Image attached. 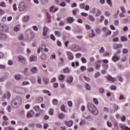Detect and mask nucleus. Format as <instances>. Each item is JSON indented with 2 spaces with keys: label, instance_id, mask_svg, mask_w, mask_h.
I'll use <instances>...</instances> for the list:
<instances>
[{
  "label": "nucleus",
  "instance_id": "1",
  "mask_svg": "<svg viewBox=\"0 0 130 130\" xmlns=\"http://www.w3.org/2000/svg\"><path fill=\"white\" fill-rule=\"evenodd\" d=\"M87 108L89 111L94 114V115H97L99 113L98 109L96 108V106L91 103H88L87 104Z\"/></svg>",
  "mask_w": 130,
  "mask_h": 130
},
{
  "label": "nucleus",
  "instance_id": "2",
  "mask_svg": "<svg viewBox=\"0 0 130 130\" xmlns=\"http://www.w3.org/2000/svg\"><path fill=\"white\" fill-rule=\"evenodd\" d=\"M21 103H22V99L19 98L13 100L12 102V105L14 108H17V107H19L21 105Z\"/></svg>",
  "mask_w": 130,
  "mask_h": 130
},
{
  "label": "nucleus",
  "instance_id": "3",
  "mask_svg": "<svg viewBox=\"0 0 130 130\" xmlns=\"http://www.w3.org/2000/svg\"><path fill=\"white\" fill-rule=\"evenodd\" d=\"M0 31H2L4 33H8L9 26L4 23H0Z\"/></svg>",
  "mask_w": 130,
  "mask_h": 130
},
{
  "label": "nucleus",
  "instance_id": "4",
  "mask_svg": "<svg viewBox=\"0 0 130 130\" xmlns=\"http://www.w3.org/2000/svg\"><path fill=\"white\" fill-rule=\"evenodd\" d=\"M18 10L19 12H23L27 10V6L24 2H21L19 5Z\"/></svg>",
  "mask_w": 130,
  "mask_h": 130
},
{
  "label": "nucleus",
  "instance_id": "5",
  "mask_svg": "<svg viewBox=\"0 0 130 130\" xmlns=\"http://www.w3.org/2000/svg\"><path fill=\"white\" fill-rule=\"evenodd\" d=\"M44 50V52H48V48L46 47V45L42 44L41 47H39L37 50V53H40V51Z\"/></svg>",
  "mask_w": 130,
  "mask_h": 130
},
{
  "label": "nucleus",
  "instance_id": "6",
  "mask_svg": "<svg viewBox=\"0 0 130 130\" xmlns=\"http://www.w3.org/2000/svg\"><path fill=\"white\" fill-rule=\"evenodd\" d=\"M18 58V61L22 63V64H26L27 63V59H26V57L22 55H19Z\"/></svg>",
  "mask_w": 130,
  "mask_h": 130
},
{
  "label": "nucleus",
  "instance_id": "7",
  "mask_svg": "<svg viewBox=\"0 0 130 130\" xmlns=\"http://www.w3.org/2000/svg\"><path fill=\"white\" fill-rule=\"evenodd\" d=\"M82 117H84L85 119H86V120H88V121H93V120H94L93 117L87 114H84L82 115Z\"/></svg>",
  "mask_w": 130,
  "mask_h": 130
},
{
  "label": "nucleus",
  "instance_id": "8",
  "mask_svg": "<svg viewBox=\"0 0 130 130\" xmlns=\"http://www.w3.org/2000/svg\"><path fill=\"white\" fill-rule=\"evenodd\" d=\"M119 126L121 130H130V128L125 124L120 123Z\"/></svg>",
  "mask_w": 130,
  "mask_h": 130
},
{
  "label": "nucleus",
  "instance_id": "9",
  "mask_svg": "<svg viewBox=\"0 0 130 130\" xmlns=\"http://www.w3.org/2000/svg\"><path fill=\"white\" fill-rule=\"evenodd\" d=\"M34 110L36 112H40V113H43V112H44V110H41L39 106H35L34 107Z\"/></svg>",
  "mask_w": 130,
  "mask_h": 130
},
{
  "label": "nucleus",
  "instance_id": "10",
  "mask_svg": "<svg viewBox=\"0 0 130 130\" xmlns=\"http://www.w3.org/2000/svg\"><path fill=\"white\" fill-rule=\"evenodd\" d=\"M7 38H8V36H7V35L0 32V40H7Z\"/></svg>",
  "mask_w": 130,
  "mask_h": 130
},
{
  "label": "nucleus",
  "instance_id": "11",
  "mask_svg": "<svg viewBox=\"0 0 130 130\" xmlns=\"http://www.w3.org/2000/svg\"><path fill=\"white\" fill-rule=\"evenodd\" d=\"M120 59V58L119 57L116 56V53H114V56L112 57V60L113 61H114V62H116V61H118Z\"/></svg>",
  "mask_w": 130,
  "mask_h": 130
},
{
  "label": "nucleus",
  "instance_id": "12",
  "mask_svg": "<svg viewBox=\"0 0 130 130\" xmlns=\"http://www.w3.org/2000/svg\"><path fill=\"white\" fill-rule=\"evenodd\" d=\"M123 45L121 44H115L114 43L113 44V47H114V49H116L117 50L118 48H122Z\"/></svg>",
  "mask_w": 130,
  "mask_h": 130
},
{
  "label": "nucleus",
  "instance_id": "13",
  "mask_svg": "<svg viewBox=\"0 0 130 130\" xmlns=\"http://www.w3.org/2000/svg\"><path fill=\"white\" fill-rule=\"evenodd\" d=\"M10 97H11V93L9 91H7L6 93L4 94L3 95V99H10Z\"/></svg>",
  "mask_w": 130,
  "mask_h": 130
},
{
  "label": "nucleus",
  "instance_id": "14",
  "mask_svg": "<svg viewBox=\"0 0 130 130\" xmlns=\"http://www.w3.org/2000/svg\"><path fill=\"white\" fill-rule=\"evenodd\" d=\"M67 20L69 24H73L75 22V19L72 17H67Z\"/></svg>",
  "mask_w": 130,
  "mask_h": 130
},
{
  "label": "nucleus",
  "instance_id": "15",
  "mask_svg": "<svg viewBox=\"0 0 130 130\" xmlns=\"http://www.w3.org/2000/svg\"><path fill=\"white\" fill-rule=\"evenodd\" d=\"M29 61H37V56L31 55L29 58Z\"/></svg>",
  "mask_w": 130,
  "mask_h": 130
},
{
  "label": "nucleus",
  "instance_id": "16",
  "mask_svg": "<svg viewBox=\"0 0 130 130\" xmlns=\"http://www.w3.org/2000/svg\"><path fill=\"white\" fill-rule=\"evenodd\" d=\"M49 28L47 26H44L43 27V36H46L47 35V32H48Z\"/></svg>",
  "mask_w": 130,
  "mask_h": 130
},
{
  "label": "nucleus",
  "instance_id": "17",
  "mask_svg": "<svg viewBox=\"0 0 130 130\" xmlns=\"http://www.w3.org/2000/svg\"><path fill=\"white\" fill-rule=\"evenodd\" d=\"M93 11L94 12L96 11V12L95 13V15L96 16V17H99V16L101 15V11L99 9H97L94 8L93 9Z\"/></svg>",
  "mask_w": 130,
  "mask_h": 130
},
{
  "label": "nucleus",
  "instance_id": "18",
  "mask_svg": "<svg viewBox=\"0 0 130 130\" xmlns=\"http://www.w3.org/2000/svg\"><path fill=\"white\" fill-rule=\"evenodd\" d=\"M58 10V9L57 8H54V6H52L50 8V12L51 13H55L56 12H57V11Z\"/></svg>",
  "mask_w": 130,
  "mask_h": 130
},
{
  "label": "nucleus",
  "instance_id": "19",
  "mask_svg": "<svg viewBox=\"0 0 130 130\" xmlns=\"http://www.w3.org/2000/svg\"><path fill=\"white\" fill-rule=\"evenodd\" d=\"M65 123L67 126L71 127V126H72L73 124H74V122L72 120L69 121H65Z\"/></svg>",
  "mask_w": 130,
  "mask_h": 130
},
{
  "label": "nucleus",
  "instance_id": "20",
  "mask_svg": "<svg viewBox=\"0 0 130 130\" xmlns=\"http://www.w3.org/2000/svg\"><path fill=\"white\" fill-rule=\"evenodd\" d=\"M67 55L68 56V58L70 60H72V59H74V56L73 55V53L71 52H68Z\"/></svg>",
  "mask_w": 130,
  "mask_h": 130
},
{
  "label": "nucleus",
  "instance_id": "21",
  "mask_svg": "<svg viewBox=\"0 0 130 130\" xmlns=\"http://www.w3.org/2000/svg\"><path fill=\"white\" fill-rule=\"evenodd\" d=\"M107 80L109 81H112V82H115V81H116V79L114 77H111V76L109 75L107 77Z\"/></svg>",
  "mask_w": 130,
  "mask_h": 130
},
{
  "label": "nucleus",
  "instance_id": "22",
  "mask_svg": "<svg viewBox=\"0 0 130 130\" xmlns=\"http://www.w3.org/2000/svg\"><path fill=\"white\" fill-rule=\"evenodd\" d=\"M73 81H74V78L73 77V76H69L67 79V82L69 84H72Z\"/></svg>",
  "mask_w": 130,
  "mask_h": 130
},
{
  "label": "nucleus",
  "instance_id": "23",
  "mask_svg": "<svg viewBox=\"0 0 130 130\" xmlns=\"http://www.w3.org/2000/svg\"><path fill=\"white\" fill-rule=\"evenodd\" d=\"M7 79H8V77L6 75L1 77L0 78V82L3 83V82H5V81H6V80H7Z\"/></svg>",
  "mask_w": 130,
  "mask_h": 130
},
{
  "label": "nucleus",
  "instance_id": "24",
  "mask_svg": "<svg viewBox=\"0 0 130 130\" xmlns=\"http://www.w3.org/2000/svg\"><path fill=\"white\" fill-rule=\"evenodd\" d=\"M34 113V112L33 111H30L29 112H28L26 115L27 117L28 118H31V117H32V113Z\"/></svg>",
  "mask_w": 130,
  "mask_h": 130
},
{
  "label": "nucleus",
  "instance_id": "25",
  "mask_svg": "<svg viewBox=\"0 0 130 130\" xmlns=\"http://www.w3.org/2000/svg\"><path fill=\"white\" fill-rule=\"evenodd\" d=\"M58 80L61 82H63L64 81V76L60 75L58 77Z\"/></svg>",
  "mask_w": 130,
  "mask_h": 130
},
{
  "label": "nucleus",
  "instance_id": "26",
  "mask_svg": "<svg viewBox=\"0 0 130 130\" xmlns=\"http://www.w3.org/2000/svg\"><path fill=\"white\" fill-rule=\"evenodd\" d=\"M79 10L78 9H75V10H73L72 11V14L76 16L78 13H79Z\"/></svg>",
  "mask_w": 130,
  "mask_h": 130
},
{
  "label": "nucleus",
  "instance_id": "27",
  "mask_svg": "<svg viewBox=\"0 0 130 130\" xmlns=\"http://www.w3.org/2000/svg\"><path fill=\"white\" fill-rule=\"evenodd\" d=\"M29 16H25L23 17L22 20L23 21V22H28L29 21Z\"/></svg>",
  "mask_w": 130,
  "mask_h": 130
},
{
  "label": "nucleus",
  "instance_id": "28",
  "mask_svg": "<svg viewBox=\"0 0 130 130\" xmlns=\"http://www.w3.org/2000/svg\"><path fill=\"white\" fill-rule=\"evenodd\" d=\"M88 36L90 38H93V37H95V32H94V30H91V33L89 34Z\"/></svg>",
  "mask_w": 130,
  "mask_h": 130
},
{
  "label": "nucleus",
  "instance_id": "29",
  "mask_svg": "<svg viewBox=\"0 0 130 130\" xmlns=\"http://www.w3.org/2000/svg\"><path fill=\"white\" fill-rule=\"evenodd\" d=\"M88 19L89 21H91V22H95V18L92 15H89Z\"/></svg>",
  "mask_w": 130,
  "mask_h": 130
},
{
  "label": "nucleus",
  "instance_id": "30",
  "mask_svg": "<svg viewBox=\"0 0 130 130\" xmlns=\"http://www.w3.org/2000/svg\"><path fill=\"white\" fill-rule=\"evenodd\" d=\"M30 71L32 74H36V73H37V68L34 67L30 70Z\"/></svg>",
  "mask_w": 130,
  "mask_h": 130
},
{
  "label": "nucleus",
  "instance_id": "31",
  "mask_svg": "<svg viewBox=\"0 0 130 130\" xmlns=\"http://www.w3.org/2000/svg\"><path fill=\"white\" fill-rule=\"evenodd\" d=\"M54 34H55V36H56L57 37H60V36L61 35V34L59 31H54Z\"/></svg>",
  "mask_w": 130,
  "mask_h": 130
},
{
  "label": "nucleus",
  "instance_id": "32",
  "mask_svg": "<svg viewBox=\"0 0 130 130\" xmlns=\"http://www.w3.org/2000/svg\"><path fill=\"white\" fill-rule=\"evenodd\" d=\"M21 78H22V75H20V74H17L15 76V80H20Z\"/></svg>",
  "mask_w": 130,
  "mask_h": 130
},
{
  "label": "nucleus",
  "instance_id": "33",
  "mask_svg": "<svg viewBox=\"0 0 130 130\" xmlns=\"http://www.w3.org/2000/svg\"><path fill=\"white\" fill-rule=\"evenodd\" d=\"M120 40L122 42H125L127 40V38L125 37V36H121L120 37Z\"/></svg>",
  "mask_w": 130,
  "mask_h": 130
},
{
  "label": "nucleus",
  "instance_id": "34",
  "mask_svg": "<svg viewBox=\"0 0 130 130\" xmlns=\"http://www.w3.org/2000/svg\"><path fill=\"white\" fill-rule=\"evenodd\" d=\"M53 113H54V110H53V109H50L49 110V115H53Z\"/></svg>",
  "mask_w": 130,
  "mask_h": 130
},
{
  "label": "nucleus",
  "instance_id": "35",
  "mask_svg": "<svg viewBox=\"0 0 130 130\" xmlns=\"http://www.w3.org/2000/svg\"><path fill=\"white\" fill-rule=\"evenodd\" d=\"M122 53H123L124 54H126L128 53V50L126 48H123L122 49Z\"/></svg>",
  "mask_w": 130,
  "mask_h": 130
},
{
  "label": "nucleus",
  "instance_id": "36",
  "mask_svg": "<svg viewBox=\"0 0 130 130\" xmlns=\"http://www.w3.org/2000/svg\"><path fill=\"white\" fill-rule=\"evenodd\" d=\"M80 125H84V124H86V120L82 119L79 123Z\"/></svg>",
  "mask_w": 130,
  "mask_h": 130
},
{
  "label": "nucleus",
  "instance_id": "37",
  "mask_svg": "<svg viewBox=\"0 0 130 130\" xmlns=\"http://www.w3.org/2000/svg\"><path fill=\"white\" fill-rule=\"evenodd\" d=\"M85 88L87 91H90V90H91V86L88 84L85 85Z\"/></svg>",
  "mask_w": 130,
  "mask_h": 130
},
{
  "label": "nucleus",
  "instance_id": "38",
  "mask_svg": "<svg viewBox=\"0 0 130 130\" xmlns=\"http://www.w3.org/2000/svg\"><path fill=\"white\" fill-rule=\"evenodd\" d=\"M27 85H30V82L28 81H23L22 83V86H27Z\"/></svg>",
  "mask_w": 130,
  "mask_h": 130
},
{
  "label": "nucleus",
  "instance_id": "39",
  "mask_svg": "<svg viewBox=\"0 0 130 130\" xmlns=\"http://www.w3.org/2000/svg\"><path fill=\"white\" fill-rule=\"evenodd\" d=\"M60 108L61 111H62L63 112H67V111H66V106L63 105L62 106H61Z\"/></svg>",
  "mask_w": 130,
  "mask_h": 130
},
{
  "label": "nucleus",
  "instance_id": "40",
  "mask_svg": "<svg viewBox=\"0 0 130 130\" xmlns=\"http://www.w3.org/2000/svg\"><path fill=\"white\" fill-rule=\"evenodd\" d=\"M43 93L45 94H48V96H51V94L49 93V90H43Z\"/></svg>",
  "mask_w": 130,
  "mask_h": 130
},
{
  "label": "nucleus",
  "instance_id": "41",
  "mask_svg": "<svg viewBox=\"0 0 130 130\" xmlns=\"http://www.w3.org/2000/svg\"><path fill=\"white\" fill-rule=\"evenodd\" d=\"M81 72H85L87 70V67L86 66H81L80 68Z\"/></svg>",
  "mask_w": 130,
  "mask_h": 130
},
{
  "label": "nucleus",
  "instance_id": "42",
  "mask_svg": "<svg viewBox=\"0 0 130 130\" xmlns=\"http://www.w3.org/2000/svg\"><path fill=\"white\" fill-rule=\"evenodd\" d=\"M83 78L84 80L87 82H90V81H91V79L86 76H83Z\"/></svg>",
  "mask_w": 130,
  "mask_h": 130
},
{
  "label": "nucleus",
  "instance_id": "43",
  "mask_svg": "<svg viewBox=\"0 0 130 130\" xmlns=\"http://www.w3.org/2000/svg\"><path fill=\"white\" fill-rule=\"evenodd\" d=\"M93 101L94 103H95L96 105H98V104H99V102L98 101V100L96 98H93Z\"/></svg>",
  "mask_w": 130,
  "mask_h": 130
},
{
  "label": "nucleus",
  "instance_id": "44",
  "mask_svg": "<svg viewBox=\"0 0 130 130\" xmlns=\"http://www.w3.org/2000/svg\"><path fill=\"white\" fill-rule=\"evenodd\" d=\"M87 72H88V73H92V72H94V68H88Z\"/></svg>",
  "mask_w": 130,
  "mask_h": 130
},
{
  "label": "nucleus",
  "instance_id": "45",
  "mask_svg": "<svg viewBox=\"0 0 130 130\" xmlns=\"http://www.w3.org/2000/svg\"><path fill=\"white\" fill-rule=\"evenodd\" d=\"M0 6L1 7H2V8H6V7H7L6 3L4 2L0 3Z\"/></svg>",
  "mask_w": 130,
  "mask_h": 130
},
{
  "label": "nucleus",
  "instance_id": "46",
  "mask_svg": "<svg viewBox=\"0 0 130 130\" xmlns=\"http://www.w3.org/2000/svg\"><path fill=\"white\" fill-rule=\"evenodd\" d=\"M46 57H47V56L45 54H43L41 56V59H42V60H45V59H46Z\"/></svg>",
  "mask_w": 130,
  "mask_h": 130
},
{
  "label": "nucleus",
  "instance_id": "47",
  "mask_svg": "<svg viewBox=\"0 0 130 130\" xmlns=\"http://www.w3.org/2000/svg\"><path fill=\"white\" fill-rule=\"evenodd\" d=\"M13 10L15 11V12H16V11L18 10V8L17 7V4H13Z\"/></svg>",
  "mask_w": 130,
  "mask_h": 130
},
{
  "label": "nucleus",
  "instance_id": "48",
  "mask_svg": "<svg viewBox=\"0 0 130 130\" xmlns=\"http://www.w3.org/2000/svg\"><path fill=\"white\" fill-rule=\"evenodd\" d=\"M79 7L80 9H85V7H86V5H85V4L83 3V4H80Z\"/></svg>",
  "mask_w": 130,
  "mask_h": 130
},
{
  "label": "nucleus",
  "instance_id": "49",
  "mask_svg": "<svg viewBox=\"0 0 130 130\" xmlns=\"http://www.w3.org/2000/svg\"><path fill=\"white\" fill-rule=\"evenodd\" d=\"M63 73L64 74H69L70 73V70L68 68H66L63 70Z\"/></svg>",
  "mask_w": 130,
  "mask_h": 130
},
{
  "label": "nucleus",
  "instance_id": "50",
  "mask_svg": "<svg viewBox=\"0 0 130 130\" xmlns=\"http://www.w3.org/2000/svg\"><path fill=\"white\" fill-rule=\"evenodd\" d=\"M64 114L62 113L58 115L59 118H64Z\"/></svg>",
  "mask_w": 130,
  "mask_h": 130
},
{
  "label": "nucleus",
  "instance_id": "51",
  "mask_svg": "<svg viewBox=\"0 0 130 130\" xmlns=\"http://www.w3.org/2000/svg\"><path fill=\"white\" fill-rule=\"evenodd\" d=\"M68 105L69 107H73V102L72 101H70L68 102Z\"/></svg>",
  "mask_w": 130,
  "mask_h": 130
},
{
  "label": "nucleus",
  "instance_id": "52",
  "mask_svg": "<svg viewBox=\"0 0 130 130\" xmlns=\"http://www.w3.org/2000/svg\"><path fill=\"white\" fill-rule=\"evenodd\" d=\"M81 61H82L83 63H86L87 62V59L85 58V57H82L81 58Z\"/></svg>",
  "mask_w": 130,
  "mask_h": 130
},
{
  "label": "nucleus",
  "instance_id": "53",
  "mask_svg": "<svg viewBox=\"0 0 130 130\" xmlns=\"http://www.w3.org/2000/svg\"><path fill=\"white\" fill-rule=\"evenodd\" d=\"M104 51H105V49H104V47H102L100 49L99 53H103V52H104Z\"/></svg>",
  "mask_w": 130,
  "mask_h": 130
},
{
  "label": "nucleus",
  "instance_id": "54",
  "mask_svg": "<svg viewBox=\"0 0 130 130\" xmlns=\"http://www.w3.org/2000/svg\"><path fill=\"white\" fill-rule=\"evenodd\" d=\"M20 30V26H15L14 27L15 32H18V31Z\"/></svg>",
  "mask_w": 130,
  "mask_h": 130
},
{
  "label": "nucleus",
  "instance_id": "55",
  "mask_svg": "<svg viewBox=\"0 0 130 130\" xmlns=\"http://www.w3.org/2000/svg\"><path fill=\"white\" fill-rule=\"evenodd\" d=\"M57 103H58V100L56 99L53 100V104H54V105H57Z\"/></svg>",
  "mask_w": 130,
  "mask_h": 130
},
{
  "label": "nucleus",
  "instance_id": "56",
  "mask_svg": "<svg viewBox=\"0 0 130 130\" xmlns=\"http://www.w3.org/2000/svg\"><path fill=\"white\" fill-rule=\"evenodd\" d=\"M81 15L82 17H88V13H86L85 12H82L81 13Z\"/></svg>",
  "mask_w": 130,
  "mask_h": 130
},
{
  "label": "nucleus",
  "instance_id": "57",
  "mask_svg": "<svg viewBox=\"0 0 130 130\" xmlns=\"http://www.w3.org/2000/svg\"><path fill=\"white\" fill-rule=\"evenodd\" d=\"M103 67L105 70H107L108 69V64H103Z\"/></svg>",
  "mask_w": 130,
  "mask_h": 130
},
{
  "label": "nucleus",
  "instance_id": "58",
  "mask_svg": "<svg viewBox=\"0 0 130 130\" xmlns=\"http://www.w3.org/2000/svg\"><path fill=\"white\" fill-rule=\"evenodd\" d=\"M32 29L34 31H38V27L36 25H34L32 26Z\"/></svg>",
  "mask_w": 130,
  "mask_h": 130
},
{
  "label": "nucleus",
  "instance_id": "59",
  "mask_svg": "<svg viewBox=\"0 0 130 130\" xmlns=\"http://www.w3.org/2000/svg\"><path fill=\"white\" fill-rule=\"evenodd\" d=\"M44 81L45 82V84H48V82H49V79L47 78H45L44 79Z\"/></svg>",
  "mask_w": 130,
  "mask_h": 130
},
{
  "label": "nucleus",
  "instance_id": "60",
  "mask_svg": "<svg viewBox=\"0 0 130 130\" xmlns=\"http://www.w3.org/2000/svg\"><path fill=\"white\" fill-rule=\"evenodd\" d=\"M114 107L115 110H116V111H117V110L119 109V107L116 104H114Z\"/></svg>",
  "mask_w": 130,
  "mask_h": 130
},
{
  "label": "nucleus",
  "instance_id": "61",
  "mask_svg": "<svg viewBox=\"0 0 130 130\" xmlns=\"http://www.w3.org/2000/svg\"><path fill=\"white\" fill-rule=\"evenodd\" d=\"M18 39L19 40H23V39H24V36H23V35H20L18 36Z\"/></svg>",
  "mask_w": 130,
  "mask_h": 130
},
{
  "label": "nucleus",
  "instance_id": "62",
  "mask_svg": "<svg viewBox=\"0 0 130 130\" xmlns=\"http://www.w3.org/2000/svg\"><path fill=\"white\" fill-rule=\"evenodd\" d=\"M118 79L120 82H123V78L121 76H118Z\"/></svg>",
  "mask_w": 130,
  "mask_h": 130
},
{
  "label": "nucleus",
  "instance_id": "63",
  "mask_svg": "<svg viewBox=\"0 0 130 130\" xmlns=\"http://www.w3.org/2000/svg\"><path fill=\"white\" fill-rule=\"evenodd\" d=\"M107 124L109 127H112V123H111L110 121H108L107 122Z\"/></svg>",
  "mask_w": 130,
  "mask_h": 130
},
{
  "label": "nucleus",
  "instance_id": "64",
  "mask_svg": "<svg viewBox=\"0 0 130 130\" xmlns=\"http://www.w3.org/2000/svg\"><path fill=\"white\" fill-rule=\"evenodd\" d=\"M38 84H42L41 77H38Z\"/></svg>",
  "mask_w": 130,
  "mask_h": 130
}]
</instances>
